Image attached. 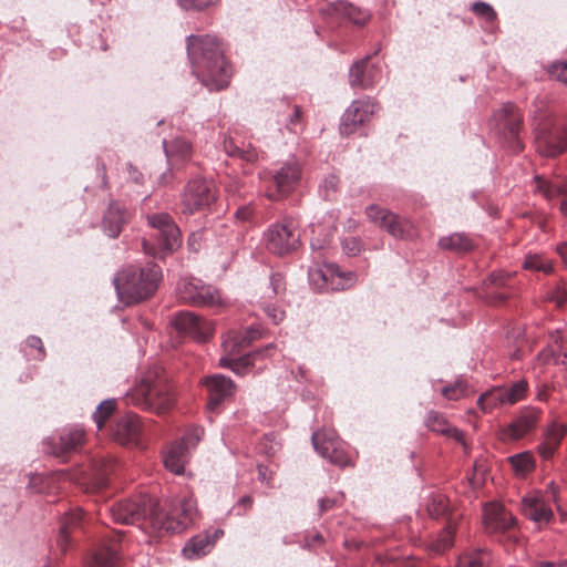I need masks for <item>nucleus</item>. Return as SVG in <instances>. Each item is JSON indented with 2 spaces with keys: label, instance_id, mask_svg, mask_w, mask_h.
Masks as SVG:
<instances>
[{
  "label": "nucleus",
  "instance_id": "f257e3e1",
  "mask_svg": "<svg viewBox=\"0 0 567 567\" xmlns=\"http://www.w3.org/2000/svg\"><path fill=\"white\" fill-rule=\"evenodd\" d=\"M187 55L193 74L208 90L225 89L231 75V66L224 56L219 40L215 35L187 37Z\"/></svg>",
  "mask_w": 567,
  "mask_h": 567
},
{
  "label": "nucleus",
  "instance_id": "f03ea898",
  "mask_svg": "<svg viewBox=\"0 0 567 567\" xmlns=\"http://www.w3.org/2000/svg\"><path fill=\"white\" fill-rule=\"evenodd\" d=\"M162 279V269L156 264L143 268L130 267L114 277L118 298L126 305L150 298L156 291Z\"/></svg>",
  "mask_w": 567,
  "mask_h": 567
},
{
  "label": "nucleus",
  "instance_id": "7ed1b4c3",
  "mask_svg": "<svg viewBox=\"0 0 567 567\" xmlns=\"http://www.w3.org/2000/svg\"><path fill=\"white\" fill-rule=\"evenodd\" d=\"M147 225L152 229L151 237L156 245L143 240V248L146 254L164 257L172 254L182 246V233L172 216L167 213H155L146 216Z\"/></svg>",
  "mask_w": 567,
  "mask_h": 567
},
{
  "label": "nucleus",
  "instance_id": "20e7f679",
  "mask_svg": "<svg viewBox=\"0 0 567 567\" xmlns=\"http://www.w3.org/2000/svg\"><path fill=\"white\" fill-rule=\"evenodd\" d=\"M156 509L157 504L145 493L120 499L106 507L115 523L138 524L142 528H152V516L156 515Z\"/></svg>",
  "mask_w": 567,
  "mask_h": 567
},
{
  "label": "nucleus",
  "instance_id": "39448f33",
  "mask_svg": "<svg viewBox=\"0 0 567 567\" xmlns=\"http://www.w3.org/2000/svg\"><path fill=\"white\" fill-rule=\"evenodd\" d=\"M196 503L192 497L173 501L165 511L158 506L152 516V529L156 533H182L190 526L196 516Z\"/></svg>",
  "mask_w": 567,
  "mask_h": 567
},
{
  "label": "nucleus",
  "instance_id": "423d86ee",
  "mask_svg": "<svg viewBox=\"0 0 567 567\" xmlns=\"http://www.w3.org/2000/svg\"><path fill=\"white\" fill-rule=\"evenodd\" d=\"M196 503L192 497L173 501L165 511L158 506L152 516V529L156 533H182L190 526L196 516Z\"/></svg>",
  "mask_w": 567,
  "mask_h": 567
},
{
  "label": "nucleus",
  "instance_id": "0eeeda50",
  "mask_svg": "<svg viewBox=\"0 0 567 567\" xmlns=\"http://www.w3.org/2000/svg\"><path fill=\"white\" fill-rule=\"evenodd\" d=\"M179 301L197 307L221 306L223 300L217 288L197 278H182L176 287Z\"/></svg>",
  "mask_w": 567,
  "mask_h": 567
},
{
  "label": "nucleus",
  "instance_id": "6e6552de",
  "mask_svg": "<svg viewBox=\"0 0 567 567\" xmlns=\"http://www.w3.org/2000/svg\"><path fill=\"white\" fill-rule=\"evenodd\" d=\"M221 346L224 355L219 359V365L245 375L248 371V330L229 331Z\"/></svg>",
  "mask_w": 567,
  "mask_h": 567
},
{
  "label": "nucleus",
  "instance_id": "1a4fd4ad",
  "mask_svg": "<svg viewBox=\"0 0 567 567\" xmlns=\"http://www.w3.org/2000/svg\"><path fill=\"white\" fill-rule=\"evenodd\" d=\"M216 199L215 185L205 178L196 177L186 184L181 195L182 213L193 215L210 207Z\"/></svg>",
  "mask_w": 567,
  "mask_h": 567
},
{
  "label": "nucleus",
  "instance_id": "9d476101",
  "mask_svg": "<svg viewBox=\"0 0 567 567\" xmlns=\"http://www.w3.org/2000/svg\"><path fill=\"white\" fill-rule=\"evenodd\" d=\"M535 145L542 156L555 157L567 150V122H547L535 133Z\"/></svg>",
  "mask_w": 567,
  "mask_h": 567
},
{
  "label": "nucleus",
  "instance_id": "9b49d317",
  "mask_svg": "<svg viewBox=\"0 0 567 567\" xmlns=\"http://www.w3.org/2000/svg\"><path fill=\"white\" fill-rule=\"evenodd\" d=\"M269 251L282 256L299 247L300 236L292 219L272 224L264 235Z\"/></svg>",
  "mask_w": 567,
  "mask_h": 567
},
{
  "label": "nucleus",
  "instance_id": "f8f14e48",
  "mask_svg": "<svg viewBox=\"0 0 567 567\" xmlns=\"http://www.w3.org/2000/svg\"><path fill=\"white\" fill-rule=\"evenodd\" d=\"M309 280L318 290L338 291L353 286L355 275L341 271L334 264H324L309 269Z\"/></svg>",
  "mask_w": 567,
  "mask_h": 567
},
{
  "label": "nucleus",
  "instance_id": "ddd939ff",
  "mask_svg": "<svg viewBox=\"0 0 567 567\" xmlns=\"http://www.w3.org/2000/svg\"><path fill=\"white\" fill-rule=\"evenodd\" d=\"M260 306L275 324L285 318V311L277 305L286 293V278L280 271L270 269L268 281L260 287Z\"/></svg>",
  "mask_w": 567,
  "mask_h": 567
},
{
  "label": "nucleus",
  "instance_id": "4468645a",
  "mask_svg": "<svg viewBox=\"0 0 567 567\" xmlns=\"http://www.w3.org/2000/svg\"><path fill=\"white\" fill-rule=\"evenodd\" d=\"M527 391V382L518 380L511 386H496L484 393L477 399L478 408L488 413L504 405H512L520 401Z\"/></svg>",
  "mask_w": 567,
  "mask_h": 567
},
{
  "label": "nucleus",
  "instance_id": "2eb2a0df",
  "mask_svg": "<svg viewBox=\"0 0 567 567\" xmlns=\"http://www.w3.org/2000/svg\"><path fill=\"white\" fill-rule=\"evenodd\" d=\"M311 442L316 452L339 467L352 465L351 460L342 447V443L333 431H316Z\"/></svg>",
  "mask_w": 567,
  "mask_h": 567
},
{
  "label": "nucleus",
  "instance_id": "dca6fc26",
  "mask_svg": "<svg viewBox=\"0 0 567 567\" xmlns=\"http://www.w3.org/2000/svg\"><path fill=\"white\" fill-rule=\"evenodd\" d=\"M173 327L197 342H205L214 333V324L190 311H181L172 319Z\"/></svg>",
  "mask_w": 567,
  "mask_h": 567
},
{
  "label": "nucleus",
  "instance_id": "f3484780",
  "mask_svg": "<svg viewBox=\"0 0 567 567\" xmlns=\"http://www.w3.org/2000/svg\"><path fill=\"white\" fill-rule=\"evenodd\" d=\"M522 114L513 103H505L494 113V120L504 130L508 146L517 152L523 148L519 140Z\"/></svg>",
  "mask_w": 567,
  "mask_h": 567
},
{
  "label": "nucleus",
  "instance_id": "a211bd4d",
  "mask_svg": "<svg viewBox=\"0 0 567 567\" xmlns=\"http://www.w3.org/2000/svg\"><path fill=\"white\" fill-rule=\"evenodd\" d=\"M377 107L378 104L369 97L353 101L341 117L340 133L342 135L354 133L363 123L369 121Z\"/></svg>",
  "mask_w": 567,
  "mask_h": 567
},
{
  "label": "nucleus",
  "instance_id": "6ab92c4d",
  "mask_svg": "<svg viewBox=\"0 0 567 567\" xmlns=\"http://www.w3.org/2000/svg\"><path fill=\"white\" fill-rule=\"evenodd\" d=\"M483 523L488 534L511 533L516 525V519L504 505L488 503L483 509Z\"/></svg>",
  "mask_w": 567,
  "mask_h": 567
},
{
  "label": "nucleus",
  "instance_id": "aec40b11",
  "mask_svg": "<svg viewBox=\"0 0 567 567\" xmlns=\"http://www.w3.org/2000/svg\"><path fill=\"white\" fill-rule=\"evenodd\" d=\"M522 514L538 528L547 526L554 518L549 501L538 493L528 494L522 499Z\"/></svg>",
  "mask_w": 567,
  "mask_h": 567
},
{
  "label": "nucleus",
  "instance_id": "412c9836",
  "mask_svg": "<svg viewBox=\"0 0 567 567\" xmlns=\"http://www.w3.org/2000/svg\"><path fill=\"white\" fill-rule=\"evenodd\" d=\"M202 385L207 390V410L210 412L216 411L235 391L234 382L223 374L206 377L202 380Z\"/></svg>",
  "mask_w": 567,
  "mask_h": 567
},
{
  "label": "nucleus",
  "instance_id": "4be33fe9",
  "mask_svg": "<svg viewBox=\"0 0 567 567\" xmlns=\"http://www.w3.org/2000/svg\"><path fill=\"white\" fill-rule=\"evenodd\" d=\"M365 214L370 221L385 229L394 238H404L409 224L398 215L378 205L368 206Z\"/></svg>",
  "mask_w": 567,
  "mask_h": 567
},
{
  "label": "nucleus",
  "instance_id": "5701e85b",
  "mask_svg": "<svg viewBox=\"0 0 567 567\" xmlns=\"http://www.w3.org/2000/svg\"><path fill=\"white\" fill-rule=\"evenodd\" d=\"M85 432L81 427H66L62 430L58 439L51 437L48 441L50 452L59 457L78 452L84 443Z\"/></svg>",
  "mask_w": 567,
  "mask_h": 567
},
{
  "label": "nucleus",
  "instance_id": "b1692460",
  "mask_svg": "<svg viewBox=\"0 0 567 567\" xmlns=\"http://www.w3.org/2000/svg\"><path fill=\"white\" fill-rule=\"evenodd\" d=\"M534 190L540 194L547 202L560 199L559 210L567 216V182L560 179H548L544 176L534 177Z\"/></svg>",
  "mask_w": 567,
  "mask_h": 567
},
{
  "label": "nucleus",
  "instance_id": "393cba45",
  "mask_svg": "<svg viewBox=\"0 0 567 567\" xmlns=\"http://www.w3.org/2000/svg\"><path fill=\"white\" fill-rule=\"evenodd\" d=\"M301 174L300 165L297 162L286 163L274 175L276 192L267 193V197L277 200L288 195L297 185Z\"/></svg>",
  "mask_w": 567,
  "mask_h": 567
},
{
  "label": "nucleus",
  "instance_id": "a878e982",
  "mask_svg": "<svg viewBox=\"0 0 567 567\" xmlns=\"http://www.w3.org/2000/svg\"><path fill=\"white\" fill-rule=\"evenodd\" d=\"M137 398L135 403L143 409L154 410L157 413H163L168 410L173 403L172 396L157 385H146L137 390Z\"/></svg>",
  "mask_w": 567,
  "mask_h": 567
},
{
  "label": "nucleus",
  "instance_id": "bb28decb",
  "mask_svg": "<svg viewBox=\"0 0 567 567\" xmlns=\"http://www.w3.org/2000/svg\"><path fill=\"white\" fill-rule=\"evenodd\" d=\"M140 433L141 422L133 413L118 417L113 429L114 439L122 445L137 444Z\"/></svg>",
  "mask_w": 567,
  "mask_h": 567
},
{
  "label": "nucleus",
  "instance_id": "cd10ccee",
  "mask_svg": "<svg viewBox=\"0 0 567 567\" xmlns=\"http://www.w3.org/2000/svg\"><path fill=\"white\" fill-rule=\"evenodd\" d=\"M537 420V411L525 410L504 429L503 435L509 440L522 439L535 427Z\"/></svg>",
  "mask_w": 567,
  "mask_h": 567
},
{
  "label": "nucleus",
  "instance_id": "c85d7f7f",
  "mask_svg": "<svg viewBox=\"0 0 567 567\" xmlns=\"http://www.w3.org/2000/svg\"><path fill=\"white\" fill-rule=\"evenodd\" d=\"M425 424L431 431L465 445L464 433L457 427L452 426L443 414L430 411L426 414Z\"/></svg>",
  "mask_w": 567,
  "mask_h": 567
},
{
  "label": "nucleus",
  "instance_id": "c756f323",
  "mask_svg": "<svg viewBox=\"0 0 567 567\" xmlns=\"http://www.w3.org/2000/svg\"><path fill=\"white\" fill-rule=\"evenodd\" d=\"M82 520L83 514L79 508L65 513L61 518L59 535L56 538V545L60 547L61 551L66 550L71 533L82 526Z\"/></svg>",
  "mask_w": 567,
  "mask_h": 567
},
{
  "label": "nucleus",
  "instance_id": "7c9ffc66",
  "mask_svg": "<svg viewBox=\"0 0 567 567\" xmlns=\"http://www.w3.org/2000/svg\"><path fill=\"white\" fill-rule=\"evenodd\" d=\"M127 216V212L117 203H111L102 223L105 234L111 238H116L122 231Z\"/></svg>",
  "mask_w": 567,
  "mask_h": 567
},
{
  "label": "nucleus",
  "instance_id": "2f4dec72",
  "mask_svg": "<svg viewBox=\"0 0 567 567\" xmlns=\"http://www.w3.org/2000/svg\"><path fill=\"white\" fill-rule=\"evenodd\" d=\"M188 447L185 442L173 443L164 455L165 467L174 474H182L184 472L185 463L188 458Z\"/></svg>",
  "mask_w": 567,
  "mask_h": 567
},
{
  "label": "nucleus",
  "instance_id": "473e14b6",
  "mask_svg": "<svg viewBox=\"0 0 567 567\" xmlns=\"http://www.w3.org/2000/svg\"><path fill=\"white\" fill-rule=\"evenodd\" d=\"M566 432L567 427L564 424L556 423L547 430L545 440L537 447L544 460H549L555 454Z\"/></svg>",
  "mask_w": 567,
  "mask_h": 567
},
{
  "label": "nucleus",
  "instance_id": "72a5a7b5",
  "mask_svg": "<svg viewBox=\"0 0 567 567\" xmlns=\"http://www.w3.org/2000/svg\"><path fill=\"white\" fill-rule=\"evenodd\" d=\"M120 464L113 457H101L94 460V485L97 488L105 487L109 483L110 476L115 475Z\"/></svg>",
  "mask_w": 567,
  "mask_h": 567
},
{
  "label": "nucleus",
  "instance_id": "f704fd0d",
  "mask_svg": "<svg viewBox=\"0 0 567 567\" xmlns=\"http://www.w3.org/2000/svg\"><path fill=\"white\" fill-rule=\"evenodd\" d=\"M369 58L357 61L352 64L349 71V81L353 87L367 89L373 85L374 78L368 71Z\"/></svg>",
  "mask_w": 567,
  "mask_h": 567
},
{
  "label": "nucleus",
  "instance_id": "c9c22d12",
  "mask_svg": "<svg viewBox=\"0 0 567 567\" xmlns=\"http://www.w3.org/2000/svg\"><path fill=\"white\" fill-rule=\"evenodd\" d=\"M214 546L208 535L194 536L183 548V555L188 559H196L207 555Z\"/></svg>",
  "mask_w": 567,
  "mask_h": 567
},
{
  "label": "nucleus",
  "instance_id": "e433bc0d",
  "mask_svg": "<svg viewBox=\"0 0 567 567\" xmlns=\"http://www.w3.org/2000/svg\"><path fill=\"white\" fill-rule=\"evenodd\" d=\"M330 10L340 14L357 25H363L369 20V13L364 10L353 7L346 1H337L330 4Z\"/></svg>",
  "mask_w": 567,
  "mask_h": 567
},
{
  "label": "nucleus",
  "instance_id": "4c0bfd02",
  "mask_svg": "<svg viewBox=\"0 0 567 567\" xmlns=\"http://www.w3.org/2000/svg\"><path fill=\"white\" fill-rule=\"evenodd\" d=\"M439 246L442 249L460 254L472 250L474 248V243L466 234L454 233L440 238Z\"/></svg>",
  "mask_w": 567,
  "mask_h": 567
},
{
  "label": "nucleus",
  "instance_id": "58836bf2",
  "mask_svg": "<svg viewBox=\"0 0 567 567\" xmlns=\"http://www.w3.org/2000/svg\"><path fill=\"white\" fill-rule=\"evenodd\" d=\"M116 559L117 548L112 544L97 549L86 563L85 567H115Z\"/></svg>",
  "mask_w": 567,
  "mask_h": 567
},
{
  "label": "nucleus",
  "instance_id": "ea45409f",
  "mask_svg": "<svg viewBox=\"0 0 567 567\" xmlns=\"http://www.w3.org/2000/svg\"><path fill=\"white\" fill-rule=\"evenodd\" d=\"M507 461L513 467L514 472L519 476H525L535 467L534 456L528 451L512 455L507 458Z\"/></svg>",
  "mask_w": 567,
  "mask_h": 567
},
{
  "label": "nucleus",
  "instance_id": "a19ab883",
  "mask_svg": "<svg viewBox=\"0 0 567 567\" xmlns=\"http://www.w3.org/2000/svg\"><path fill=\"white\" fill-rule=\"evenodd\" d=\"M163 145L165 154L169 161H172L174 157L184 161L189 157L192 152L190 144L183 138H176L168 144L166 141H163Z\"/></svg>",
  "mask_w": 567,
  "mask_h": 567
},
{
  "label": "nucleus",
  "instance_id": "79ce46f5",
  "mask_svg": "<svg viewBox=\"0 0 567 567\" xmlns=\"http://www.w3.org/2000/svg\"><path fill=\"white\" fill-rule=\"evenodd\" d=\"M491 556L485 549H477L472 553L462 555L456 567H487Z\"/></svg>",
  "mask_w": 567,
  "mask_h": 567
},
{
  "label": "nucleus",
  "instance_id": "37998d69",
  "mask_svg": "<svg viewBox=\"0 0 567 567\" xmlns=\"http://www.w3.org/2000/svg\"><path fill=\"white\" fill-rule=\"evenodd\" d=\"M523 266L527 270L542 271L544 274H550L553 271L551 261L537 254L527 255Z\"/></svg>",
  "mask_w": 567,
  "mask_h": 567
},
{
  "label": "nucleus",
  "instance_id": "c03bdc74",
  "mask_svg": "<svg viewBox=\"0 0 567 567\" xmlns=\"http://www.w3.org/2000/svg\"><path fill=\"white\" fill-rule=\"evenodd\" d=\"M115 406V400L111 399L104 400L97 405L96 411L93 414V420L99 430L103 427L105 420L113 413Z\"/></svg>",
  "mask_w": 567,
  "mask_h": 567
},
{
  "label": "nucleus",
  "instance_id": "a18cd8bd",
  "mask_svg": "<svg viewBox=\"0 0 567 567\" xmlns=\"http://www.w3.org/2000/svg\"><path fill=\"white\" fill-rule=\"evenodd\" d=\"M454 529L451 525L444 528L437 539L433 542L432 549L435 553H443L453 545Z\"/></svg>",
  "mask_w": 567,
  "mask_h": 567
},
{
  "label": "nucleus",
  "instance_id": "49530a36",
  "mask_svg": "<svg viewBox=\"0 0 567 567\" xmlns=\"http://www.w3.org/2000/svg\"><path fill=\"white\" fill-rule=\"evenodd\" d=\"M471 10L477 17L484 19L486 22H494L497 17L496 11L493 9V7L483 1L474 2L471 7Z\"/></svg>",
  "mask_w": 567,
  "mask_h": 567
},
{
  "label": "nucleus",
  "instance_id": "de8ad7c7",
  "mask_svg": "<svg viewBox=\"0 0 567 567\" xmlns=\"http://www.w3.org/2000/svg\"><path fill=\"white\" fill-rule=\"evenodd\" d=\"M449 505L446 498L441 494L433 496L431 502L427 504V512L433 517L444 515Z\"/></svg>",
  "mask_w": 567,
  "mask_h": 567
},
{
  "label": "nucleus",
  "instance_id": "09e8293b",
  "mask_svg": "<svg viewBox=\"0 0 567 567\" xmlns=\"http://www.w3.org/2000/svg\"><path fill=\"white\" fill-rule=\"evenodd\" d=\"M466 386L463 382L456 381L453 384L446 385L442 389V395L452 401H457L465 395Z\"/></svg>",
  "mask_w": 567,
  "mask_h": 567
},
{
  "label": "nucleus",
  "instance_id": "8fccbe9b",
  "mask_svg": "<svg viewBox=\"0 0 567 567\" xmlns=\"http://www.w3.org/2000/svg\"><path fill=\"white\" fill-rule=\"evenodd\" d=\"M177 2L184 10L202 11L216 6L219 0H177Z\"/></svg>",
  "mask_w": 567,
  "mask_h": 567
},
{
  "label": "nucleus",
  "instance_id": "3c124183",
  "mask_svg": "<svg viewBox=\"0 0 567 567\" xmlns=\"http://www.w3.org/2000/svg\"><path fill=\"white\" fill-rule=\"evenodd\" d=\"M203 434L204 430L202 427L194 426L189 429L178 442H185V445H187L189 451L190 449H194L198 444V442L202 440Z\"/></svg>",
  "mask_w": 567,
  "mask_h": 567
},
{
  "label": "nucleus",
  "instance_id": "603ef678",
  "mask_svg": "<svg viewBox=\"0 0 567 567\" xmlns=\"http://www.w3.org/2000/svg\"><path fill=\"white\" fill-rule=\"evenodd\" d=\"M549 74L557 81L567 85V62H556L549 66Z\"/></svg>",
  "mask_w": 567,
  "mask_h": 567
},
{
  "label": "nucleus",
  "instance_id": "864d4df0",
  "mask_svg": "<svg viewBox=\"0 0 567 567\" xmlns=\"http://www.w3.org/2000/svg\"><path fill=\"white\" fill-rule=\"evenodd\" d=\"M301 123V111L300 107L295 105L291 109V112L288 114V118L286 121V127L289 132L296 133Z\"/></svg>",
  "mask_w": 567,
  "mask_h": 567
},
{
  "label": "nucleus",
  "instance_id": "5fc2aeb1",
  "mask_svg": "<svg viewBox=\"0 0 567 567\" xmlns=\"http://www.w3.org/2000/svg\"><path fill=\"white\" fill-rule=\"evenodd\" d=\"M548 299L557 305V307H563L567 301V288L563 285H557L549 293Z\"/></svg>",
  "mask_w": 567,
  "mask_h": 567
},
{
  "label": "nucleus",
  "instance_id": "6e6d98bb",
  "mask_svg": "<svg viewBox=\"0 0 567 567\" xmlns=\"http://www.w3.org/2000/svg\"><path fill=\"white\" fill-rule=\"evenodd\" d=\"M205 235H206V230L205 229H199V230L193 231L188 236V239H187L188 249L190 251L197 252L200 249V247H202V243L205 239Z\"/></svg>",
  "mask_w": 567,
  "mask_h": 567
},
{
  "label": "nucleus",
  "instance_id": "4d7b16f0",
  "mask_svg": "<svg viewBox=\"0 0 567 567\" xmlns=\"http://www.w3.org/2000/svg\"><path fill=\"white\" fill-rule=\"evenodd\" d=\"M342 248L348 256H357L362 248L361 241L357 237H349L342 241Z\"/></svg>",
  "mask_w": 567,
  "mask_h": 567
},
{
  "label": "nucleus",
  "instance_id": "13d9d810",
  "mask_svg": "<svg viewBox=\"0 0 567 567\" xmlns=\"http://www.w3.org/2000/svg\"><path fill=\"white\" fill-rule=\"evenodd\" d=\"M224 150L230 156L244 157L245 152L239 148L231 137L224 140Z\"/></svg>",
  "mask_w": 567,
  "mask_h": 567
},
{
  "label": "nucleus",
  "instance_id": "bf43d9fd",
  "mask_svg": "<svg viewBox=\"0 0 567 567\" xmlns=\"http://www.w3.org/2000/svg\"><path fill=\"white\" fill-rule=\"evenodd\" d=\"M339 186V178L336 175H329L324 182L323 187L326 190V196H329V193H334L338 189Z\"/></svg>",
  "mask_w": 567,
  "mask_h": 567
},
{
  "label": "nucleus",
  "instance_id": "052dcab7",
  "mask_svg": "<svg viewBox=\"0 0 567 567\" xmlns=\"http://www.w3.org/2000/svg\"><path fill=\"white\" fill-rule=\"evenodd\" d=\"M507 277L508 275L504 272H493L487 280L491 286L501 287L505 285Z\"/></svg>",
  "mask_w": 567,
  "mask_h": 567
},
{
  "label": "nucleus",
  "instance_id": "680f3d73",
  "mask_svg": "<svg viewBox=\"0 0 567 567\" xmlns=\"http://www.w3.org/2000/svg\"><path fill=\"white\" fill-rule=\"evenodd\" d=\"M27 344L30 348L37 349L39 351V359L43 358L44 350H43V343L42 340L39 337L31 336L27 339Z\"/></svg>",
  "mask_w": 567,
  "mask_h": 567
},
{
  "label": "nucleus",
  "instance_id": "e2e57ef3",
  "mask_svg": "<svg viewBox=\"0 0 567 567\" xmlns=\"http://www.w3.org/2000/svg\"><path fill=\"white\" fill-rule=\"evenodd\" d=\"M337 499L336 498H322L319 501V508H320V512L323 513L330 508H332L336 504Z\"/></svg>",
  "mask_w": 567,
  "mask_h": 567
},
{
  "label": "nucleus",
  "instance_id": "0e129e2a",
  "mask_svg": "<svg viewBox=\"0 0 567 567\" xmlns=\"http://www.w3.org/2000/svg\"><path fill=\"white\" fill-rule=\"evenodd\" d=\"M127 169H128L131 178L135 183L140 184L143 182V174L140 173L137 169H135L132 164H127Z\"/></svg>",
  "mask_w": 567,
  "mask_h": 567
},
{
  "label": "nucleus",
  "instance_id": "69168bd1",
  "mask_svg": "<svg viewBox=\"0 0 567 567\" xmlns=\"http://www.w3.org/2000/svg\"><path fill=\"white\" fill-rule=\"evenodd\" d=\"M547 494L550 495V498L554 503H557V493H558V487L556 486V484L554 482H550L548 485H547V489H546Z\"/></svg>",
  "mask_w": 567,
  "mask_h": 567
},
{
  "label": "nucleus",
  "instance_id": "338daca9",
  "mask_svg": "<svg viewBox=\"0 0 567 567\" xmlns=\"http://www.w3.org/2000/svg\"><path fill=\"white\" fill-rule=\"evenodd\" d=\"M557 252L560 255L563 260L567 264V243H563L557 246Z\"/></svg>",
  "mask_w": 567,
  "mask_h": 567
},
{
  "label": "nucleus",
  "instance_id": "774afa93",
  "mask_svg": "<svg viewBox=\"0 0 567 567\" xmlns=\"http://www.w3.org/2000/svg\"><path fill=\"white\" fill-rule=\"evenodd\" d=\"M236 215L243 219H246L248 215V208L246 206H243L237 209Z\"/></svg>",
  "mask_w": 567,
  "mask_h": 567
}]
</instances>
